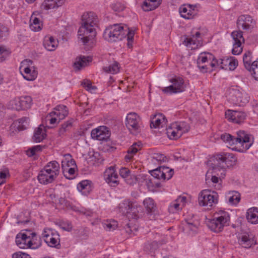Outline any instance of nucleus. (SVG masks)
Segmentation results:
<instances>
[{"label": "nucleus", "instance_id": "8fccbe9b", "mask_svg": "<svg viewBox=\"0 0 258 258\" xmlns=\"http://www.w3.org/2000/svg\"><path fill=\"white\" fill-rule=\"evenodd\" d=\"M239 90L235 89H231L229 90V94L227 96L228 100L233 104L235 105L236 103L237 95L238 94Z\"/></svg>", "mask_w": 258, "mask_h": 258}, {"label": "nucleus", "instance_id": "864d4df0", "mask_svg": "<svg viewBox=\"0 0 258 258\" xmlns=\"http://www.w3.org/2000/svg\"><path fill=\"white\" fill-rule=\"evenodd\" d=\"M42 147L41 145H37L30 148L26 151V154L29 157L36 155L37 153L42 150Z\"/></svg>", "mask_w": 258, "mask_h": 258}, {"label": "nucleus", "instance_id": "774afa93", "mask_svg": "<svg viewBox=\"0 0 258 258\" xmlns=\"http://www.w3.org/2000/svg\"><path fill=\"white\" fill-rule=\"evenodd\" d=\"M112 8L114 11L119 12L123 11L124 7L120 3H116L112 5Z\"/></svg>", "mask_w": 258, "mask_h": 258}, {"label": "nucleus", "instance_id": "9b49d317", "mask_svg": "<svg viewBox=\"0 0 258 258\" xmlns=\"http://www.w3.org/2000/svg\"><path fill=\"white\" fill-rule=\"evenodd\" d=\"M42 237L49 246L59 248V235L56 231L50 228H44L42 233Z\"/></svg>", "mask_w": 258, "mask_h": 258}, {"label": "nucleus", "instance_id": "bb28decb", "mask_svg": "<svg viewBox=\"0 0 258 258\" xmlns=\"http://www.w3.org/2000/svg\"><path fill=\"white\" fill-rule=\"evenodd\" d=\"M75 165V161L71 159L70 161L67 160V159L63 160L61 161V167L63 170L64 175L68 178H71L67 176V174L69 175H73L75 172V168L74 167H70V166Z\"/></svg>", "mask_w": 258, "mask_h": 258}, {"label": "nucleus", "instance_id": "0eeeda50", "mask_svg": "<svg viewBox=\"0 0 258 258\" xmlns=\"http://www.w3.org/2000/svg\"><path fill=\"white\" fill-rule=\"evenodd\" d=\"M69 114L67 107L63 105H58L50 112L45 117L47 124L54 125L58 123L61 120L64 119Z\"/></svg>", "mask_w": 258, "mask_h": 258}, {"label": "nucleus", "instance_id": "4d7b16f0", "mask_svg": "<svg viewBox=\"0 0 258 258\" xmlns=\"http://www.w3.org/2000/svg\"><path fill=\"white\" fill-rule=\"evenodd\" d=\"M8 34V28L4 25L0 24V40L5 39Z\"/></svg>", "mask_w": 258, "mask_h": 258}, {"label": "nucleus", "instance_id": "9d476101", "mask_svg": "<svg viewBox=\"0 0 258 258\" xmlns=\"http://www.w3.org/2000/svg\"><path fill=\"white\" fill-rule=\"evenodd\" d=\"M198 201L200 206L211 207L217 204L218 195L215 191L203 190L199 195Z\"/></svg>", "mask_w": 258, "mask_h": 258}, {"label": "nucleus", "instance_id": "58836bf2", "mask_svg": "<svg viewBox=\"0 0 258 258\" xmlns=\"http://www.w3.org/2000/svg\"><path fill=\"white\" fill-rule=\"evenodd\" d=\"M90 60V58L89 57H86L84 56L77 57L74 62V68L76 71H79L82 68L84 67L87 64V63Z\"/></svg>", "mask_w": 258, "mask_h": 258}, {"label": "nucleus", "instance_id": "7c9ffc66", "mask_svg": "<svg viewBox=\"0 0 258 258\" xmlns=\"http://www.w3.org/2000/svg\"><path fill=\"white\" fill-rule=\"evenodd\" d=\"M46 130L43 125H40L34 131L33 140L36 143L42 142L46 137Z\"/></svg>", "mask_w": 258, "mask_h": 258}, {"label": "nucleus", "instance_id": "a211bd4d", "mask_svg": "<svg viewBox=\"0 0 258 258\" xmlns=\"http://www.w3.org/2000/svg\"><path fill=\"white\" fill-rule=\"evenodd\" d=\"M103 177L105 181L112 187H116L119 184L118 176L114 166L107 168L104 172Z\"/></svg>", "mask_w": 258, "mask_h": 258}, {"label": "nucleus", "instance_id": "393cba45", "mask_svg": "<svg viewBox=\"0 0 258 258\" xmlns=\"http://www.w3.org/2000/svg\"><path fill=\"white\" fill-rule=\"evenodd\" d=\"M38 179L40 183L47 184L52 182L56 178L44 168L42 169L38 175Z\"/></svg>", "mask_w": 258, "mask_h": 258}, {"label": "nucleus", "instance_id": "f257e3e1", "mask_svg": "<svg viewBox=\"0 0 258 258\" xmlns=\"http://www.w3.org/2000/svg\"><path fill=\"white\" fill-rule=\"evenodd\" d=\"M82 24L78 32V38L86 44L96 36L95 27L97 26L98 20L95 13L89 12L82 15Z\"/></svg>", "mask_w": 258, "mask_h": 258}, {"label": "nucleus", "instance_id": "6ab92c4d", "mask_svg": "<svg viewBox=\"0 0 258 258\" xmlns=\"http://www.w3.org/2000/svg\"><path fill=\"white\" fill-rule=\"evenodd\" d=\"M110 134L108 128L105 126H100L91 131V136L92 139L99 141H107Z\"/></svg>", "mask_w": 258, "mask_h": 258}, {"label": "nucleus", "instance_id": "4c0bfd02", "mask_svg": "<svg viewBox=\"0 0 258 258\" xmlns=\"http://www.w3.org/2000/svg\"><path fill=\"white\" fill-rule=\"evenodd\" d=\"M167 161L166 157L162 154L155 153L152 155L151 157V163L155 166H158L162 163L166 162Z\"/></svg>", "mask_w": 258, "mask_h": 258}, {"label": "nucleus", "instance_id": "5701e85b", "mask_svg": "<svg viewBox=\"0 0 258 258\" xmlns=\"http://www.w3.org/2000/svg\"><path fill=\"white\" fill-rule=\"evenodd\" d=\"M180 16L186 19H191L197 15L195 6L191 5H183L179 8Z\"/></svg>", "mask_w": 258, "mask_h": 258}, {"label": "nucleus", "instance_id": "4468645a", "mask_svg": "<svg viewBox=\"0 0 258 258\" xmlns=\"http://www.w3.org/2000/svg\"><path fill=\"white\" fill-rule=\"evenodd\" d=\"M202 34L199 32H192L190 37L185 38L183 44L190 49H196L203 45Z\"/></svg>", "mask_w": 258, "mask_h": 258}, {"label": "nucleus", "instance_id": "6e6552de", "mask_svg": "<svg viewBox=\"0 0 258 258\" xmlns=\"http://www.w3.org/2000/svg\"><path fill=\"white\" fill-rule=\"evenodd\" d=\"M123 27L114 24L108 27L104 31L103 37L109 42H116L121 40L125 35Z\"/></svg>", "mask_w": 258, "mask_h": 258}, {"label": "nucleus", "instance_id": "37998d69", "mask_svg": "<svg viewBox=\"0 0 258 258\" xmlns=\"http://www.w3.org/2000/svg\"><path fill=\"white\" fill-rule=\"evenodd\" d=\"M30 28L32 31L37 32L41 30L42 24L40 20L36 18L31 17L30 19Z\"/></svg>", "mask_w": 258, "mask_h": 258}, {"label": "nucleus", "instance_id": "69168bd1", "mask_svg": "<svg viewBox=\"0 0 258 258\" xmlns=\"http://www.w3.org/2000/svg\"><path fill=\"white\" fill-rule=\"evenodd\" d=\"M123 228L124 229V231L128 234H131L132 233L133 230L135 229L133 227H132L130 223H128V221H126L123 226Z\"/></svg>", "mask_w": 258, "mask_h": 258}, {"label": "nucleus", "instance_id": "79ce46f5", "mask_svg": "<svg viewBox=\"0 0 258 258\" xmlns=\"http://www.w3.org/2000/svg\"><path fill=\"white\" fill-rule=\"evenodd\" d=\"M236 103L235 105L238 106H243L249 101L248 95L244 92H241L238 91V94L237 95Z\"/></svg>", "mask_w": 258, "mask_h": 258}, {"label": "nucleus", "instance_id": "423d86ee", "mask_svg": "<svg viewBox=\"0 0 258 258\" xmlns=\"http://www.w3.org/2000/svg\"><path fill=\"white\" fill-rule=\"evenodd\" d=\"M190 127L185 121L173 122L166 128V134L171 140H177L184 133L188 132Z\"/></svg>", "mask_w": 258, "mask_h": 258}, {"label": "nucleus", "instance_id": "052dcab7", "mask_svg": "<svg viewBox=\"0 0 258 258\" xmlns=\"http://www.w3.org/2000/svg\"><path fill=\"white\" fill-rule=\"evenodd\" d=\"M230 57H226L222 58V60H221V63L222 64V69L228 70L229 65L230 63Z\"/></svg>", "mask_w": 258, "mask_h": 258}, {"label": "nucleus", "instance_id": "5fc2aeb1", "mask_svg": "<svg viewBox=\"0 0 258 258\" xmlns=\"http://www.w3.org/2000/svg\"><path fill=\"white\" fill-rule=\"evenodd\" d=\"M162 170L160 166L150 171L151 175L155 178L165 180V176L161 174Z\"/></svg>", "mask_w": 258, "mask_h": 258}, {"label": "nucleus", "instance_id": "c03bdc74", "mask_svg": "<svg viewBox=\"0 0 258 258\" xmlns=\"http://www.w3.org/2000/svg\"><path fill=\"white\" fill-rule=\"evenodd\" d=\"M243 61L245 68L248 71L252 66V52L248 50L243 55Z\"/></svg>", "mask_w": 258, "mask_h": 258}, {"label": "nucleus", "instance_id": "2eb2a0df", "mask_svg": "<svg viewBox=\"0 0 258 258\" xmlns=\"http://www.w3.org/2000/svg\"><path fill=\"white\" fill-rule=\"evenodd\" d=\"M231 35L233 40L232 53L234 55H238L242 52V44L244 42L243 33L240 30L234 31Z\"/></svg>", "mask_w": 258, "mask_h": 258}, {"label": "nucleus", "instance_id": "b1692460", "mask_svg": "<svg viewBox=\"0 0 258 258\" xmlns=\"http://www.w3.org/2000/svg\"><path fill=\"white\" fill-rule=\"evenodd\" d=\"M26 62H28V60H26L22 62L23 64L20 68V69L22 70L23 72L22 74L25 80L29 81H33L37 76V72L34 70H32L29 67L25 66ZM28 62L32 63V61L30 60Z\"/></svg>", "mask_w": 258, "mask_h": 258}, {"label": "nucleus", "instance_id": "6e6d98bb", "mask_svg": "<svg viewBox=\"0 0 258 258\" xmlns=\"http://www.w3.org/2000/svg\"><path fill=\"white\" fill-rule=\"evenodd\" d=\"M248 71L251 72L253 77L258 80V59L252 61V66Z\"/></svg>", "mask_w": 258, "mask_h": 258}, {"label": "nucleus", "instance_id": "c9c22d12", "mask_svg": "<svg viewBox=\"0 0 258 258\" xmlns=\"http://www.w3.org/2000/svg\"><path fill=\"white\" fill-rule=\"evenodd\" d=\"M162 0H146L144 2L142 8L144 11H150L156 9L161 4Z\"/></svg>", "mask_w": 258, "mask_h": 258}, {"label": "nucleus", "instance_id": "f03ea898", "mask_svg": "<svg viewBox=\"0 0 258 258\" xmlns=\"http://www.w3.org/2000/svg\"><path fill=\"white\" fill-rule=\"evenodd\" d=\"M220 138L224 142L230 146L239 145L241 148L237 151L240 152H245L249 149L253 143V137L245 131L241 130L237 131L236 136L224 133L221 135Z\"/></svg>", "mask_w": 258, "mask_h": 258}, {"label": "nucleus", "instance_id": "ea45409f", "mask_svg": "<svg viewBox=\"0 0 258 258\" xmlns=\"http://www.w3.org/2000/svg\"><path fill=\"white\" fill-rule=\"evenodd\" d=\"M183 230L188 234H194L198 231V226L196 223L185 221L183 224Z\"/></svg>", "mask_w": 258, "mask_h": 258}, {"label": "nucleus", "instance_id": "de8ad7c7", "mask_svg": "<svg viewBox=\"0 0 258 258\" xmlns=\"http://www.w3.org/2000/svg\"><path fill=\"white\" fill-rule=\"evenodd\" d=\"M73 122V119L71 118L68 121L64 122L60 127L58 131V134L59 136H62L66 132L68 131L70 128L72 126Z\"/></svg>", "mask_w": 258, "mask_h": 258}, {"label": "nucleus", "instance_id": "39448f33", "mask_svg": "<svg viewBox=\"0 0 258 258\" xmlns=\"http://www.w3.org/2000/svg\"><path fill=\"white\" fill-rule=\"evenodd\" d=\"M117 210L123 215H126L129 218L137 219L139 218L138 213L142 210V207L136 202H131L125 200L119 203Z\"/></svg>", "mask_w": 258, "mask_h": 258}, {"label": "nucleus", "instance_id": "aec40b11", "mask_svg": "<svg viewBox=\"0 0 258 258\" xmlns=\"http://www.w3.org/2000/svg\"><path fill=\"white\" fill-rule=\"evenodd\" d=\"M225 115L229 121L238 124L243 122L246 118V114L242 111L228 110Z\"/></svg>", "mask_w": 258, "mask_h": 258}, {"label": "nucleus", "instance_id": "603ef678", "mask_svg": "<svg viewBox=\"0 0 258 258\" xmlns=\"http://www.w3.org/2000/svg\"><path fill=\"white\" fill-rule=\"evenodd\" d=\"M118 226V223L114 220L107 221L104 224V227L106 230L113 231L115 230Z\"/></svg>", "mask_w": 258, "mask_h": 258}, {"label": "nucleus", "instance_id": "f3484780", "mask_svg": "<svg viewBox=\"0 0 258 258\" xmlns=\"http://www.w3.org/2000/svg\"><path fill=\"white\" fill-rule=\"evenodd\" d=\"M213 58V54L209 52H203L199 54L197 64L201 72L204 73L208 71L210 67V63Z\"/></svg>", "mask_w": 258, "mask_h": 258}, {"label": "nucleus", "instance_id": "0e129e2a", "mask_svg": "<svg viewBox=\"0 0 258 258\" xmlns=\"http://www.w3.org/2000/svg\"><path fill=\"white\" fill-rule=\"evenodd\" d=\"M134 35L135 33L134 31L128 30L126 36L127 40L128 41L127 44L129 47H130V45L132 46V43L134 39Z\"/></svg>", "mask_w": 258, "mask_h": 258}, {"label": "nucleus", "instance_id": "680f3d73", "mask_svg": "<svg viewBox=\"0 0 258 258\" xmlns=\"http://www.w3.org/2000/svg\"><path fill=\"white\" fill-rule=\"evenodd\" d=\"M222 58L217 59L214 56V58L212 59V61L210 63V67L212 68L219 67L222 69V64L221 63V60H222Z\"/></svg>", "mask_w": 258, "mask_h": 258}, {"label": "nucleus", "instance_id": "412c9836", "mask_svg": "<svg viewBox=\"0 0 258 258\" xmlns=\"http://www.w3.org/2000/svg\"><path fill=\"white\" fill-rule=\"evenodd\" d=\"M187 203V199L184 196H179L175 200L170 203L168 207L169 213L174 214L181 210Z\"/></svg>", "mask_w": 258, "mask_h": 258}, {"label": "nucleus", "instance_id": "f704fd0d", "mask_svg": "<svg viewBox=\"0 0 258 258\" xmlns=\"http://www.w3.org/2000/svg\"><path fill=\"white\" fill-rule=\"evenodd\" d=\"M229 204L237 205L240 200V194L236 191H230L226 196Z\"/></svg>", "mask_w": 258, "mask_h": 258}, {"label": "nucleus", "instance_id": "72a5a7b5", "mask_svg": "<svg viewBox=\"0 0 258 258\" xmlns=\"http://www.w3.org/2000/svg\"><path fill=\"white\" fill-rule=\"evenodd\" d=\"M43 168L50 172V173L53 174L56 177L59 173V164L56 161H52L48 162Z\"/></svg>", "mask_w": 258, "mask_h": 258}, {"label": "nucleus", "instance_id": "49530a36", "mask_svg": "<svg viewBox=\"0 0 258 258\" xmlns=\"http://www.w3.org/2000/svg\"><path fill=\"white\" fill-rule=\"evenodd\" d=\"M118 65V63L115 61L112 64H109L108 66L104 67L103 68V70L106 73L115 74L119 71V67Z\"/></svg>", "mask_w": 258, "mask_h": 258}, {"label": "nucleus", "instance_id": "bf43d9fd", "mask_svg": "<svg viewBox=\"0 0 258 258\" xmlns=\"http://www.w3.org/2000/svg\"><path fill=\"white\" fill-rule=\"evenodd\" d=\"M230 63L229 65L228 70L233 71L238 66V61L234 57L230 56Z\"/></svg>", "mask_w": 258, "mask_h": 258}, {"label": "nucleus", "instance_id": "cd10ccee", "mask_svg": "<svg viewBox=\"0 0 258 258\" xmlns=\"http://www.w3.org/2000/svg\"><path fill=\"white\" fill-rule=\"evenodd\" d=\"M239 244L245 248H249L256 243L253 238L248 233L242 234L238 240Z\"/></svg>", "mask_w": 258, "mask_h": 258}, {"label": "nucleus", "instance_id": "a878e982", "mask_svg": "<svg viewBox=\"0 0 258 258\" xmlns=\"http://www.w3.org/2000/svg\"><path fill=\"white\" fill-rule=\"evenodd\" d=\"M167 120L164 115L162 113L156 114L151 119V128L163 127L166 125Z\"/></svg>", "mask_w": 258, "mask_h": 258}, {"label": "nucleus", "instance_id": "a18cd8bd", "mask_svg": "<svg viewBox=\"0 0 258 258\" xmlns=\"http://www.w3.org/2000/svg\"><path fill=\"white\" fill-rule=\"evenodd\" d=\"M143 204L148 212H153L156 208L154 200L151 198H146L143 201Z\"/></svg>", "mask_w": 258, "mask_h": 258}, {"label": "nucleus", "instance_id": "e2e57ef3", "mask_svg": "<svg viewBox=\"0 0 258 258\" xmlns=\"http://www.w3.org/2000/svg\"><path fill=\"white\" fill-rule=\"evenodd\" d=\"M12 258H31L30 256L24 252L19 251L14 253L12 255Z\"/></svg>", "mask_w": 258, "mask_h": 258}, {"label": "nucleus", "instance_id": "e433bc0d", "mask_svg": "<svg viewBox=\"0 0 258 258\" xmlns=\"http://www.w3.org/2000/svg\"><path fill=\"white\" fill-rule=\"evenodd\" d=\"M58 42L53 37H45L43 41L44 47L48 51H53L57 46Z\"/></svg>", "mask_w": 258, "mask_h": 258}, {"label": "nucleus", "instance_id": "dca6fc26", "mask_svg": "<svg viewBox=\"0 0 258 258\" xmlns=\"http://www.w3.org/2000/svg\"><path fill=\"white\" fill-rule=\"evenodd\" d=\"M255 24L252 18L248 15L240 16L237 20V26L239 30L251 31Z\"/></svg>", "mask_w": 258, "mask_h": 258}, {"label": "nucleus", "instance_id": "f8f14e48", "mask_svg": "<svg viewBox=\"0 0 258 258\" xmlns=\"http://www.w3.org/2000/svg\"><path fill=\"white\" fill-rule=\"evenodd\" d=\"M169 81L171 85L162 89L164 93L172 94L181 93L185 90L186 85L182 78L175 77L171 79Z\"/></svg>", "mask_w": 258, "mask_h": 258}, {"label": "nucleus", "instance_id": "13d9d810", "mask_svg": "<svg viewBox=\"0 0 258 258\" xmlns=\"http://www.w3.org/2000/svg\"><path fill=\"white\" fill-rule=\"evenodd\" d=\"M140 149V145L137 143L134 144L127 150V153L134 156Z\"/></svg>", "mask_w": 258, "mask_h": 258}, {"label": "nucleus", "instance_id": "a19ab883", "mask_svg": "<svg viewBox=\"0 0 258 258\" xmlns=\"http://www.w3.org/2000/svg\"><path fill=\"white\" fill-rule=\"evenodd\" d=\"M29 118L27 117L19 118L15 123L18 130L21 131L26 130L29 126Z\"/></svg>", "mask_w": 258, "mask_h": 258}, {"label": "nucleus", "instance_id": "20e7f679", "mask_svg": "<svg viewBox=\"0 0 258 258\" xmlns=\"http://www.w3.org/2000/svg\"><path fill=\"white\" fill-rule=\"evenodd\" d=\"M230 217L229 213L225 210H218L216 212L212 219L207 222L208 227L215 232L222 231L224 227L229 225Z\"/></svg>", "mask_w": 258, "mask_h": 258}, {"label": "nucleus", "instance_id": "7ed1b4c3", "mask_svg": "<svg viewBox=\"0 0 258 258\" xmlns=\"http://www.w3.org/2000/svg\"><path fill=\"white\" fill-rule=\"evenodd\" d=\"M210 162L214 171L216 173L220 172V174L217 173V175L224 178L226 169L235 165L237 159L233 154L224 153L215 155Z\"/></svg>", "mask_w": 258, "mask_h": 258}, {"label": "nucleus", "instance_id": "4be33fe9", "mask_svg": "<svg viewBox=\"0 0 258 258\" xmlns=\"http://www.w3.org/2000/svg\"><path fill=\"white\" fill-rule=\"evenodd\" d=\"M16 243L20 248H32V242L30 237L24 233L17 234L16 237Z\"/></svg>", "mask_w": 258, "mask_h": 258}, {"label": "nucleus", "instance_id": "338daca9", "mask_svg": "<svg viewBox=\"0 0 258 258\" xmlns=\"http://www.w3.org/2000/svg\"><path fill=\"white\" fill-rule=\"evenodd\" d=\"M83 85L85 88H86V90L88 91H95L97 88L94 86H92L91 84V83L90 81H87L86 82H84L83 83Z\"/></svg>", "mask_w": 258, "mask_h": 258}, {"label": "nucleus", "instance_id": "2f4dec72", "mask_svg": "<svg viewBox=\"0 0 258 258\" xmlns=\"http://www.w3.org/2000/svg\"><path fill=\"white\" fill-rule=\"evenodd\" d=\"M246 219L251 224L258 223V208L252 207L247 210Z\"/></svg>", "mask_w": 258, "mask_h": 258}, {"label": "nucleus", "instance_id": "09e8293b", "mask_svg": "<svg viewBox=\"0 0 258 258\" xmlns=\"http://www.w3.org/2000/svg\"><path fill=\"white\" fill-rule=\"evenodd\" d=\"M11 53V50L5 45L0 46V62H2L7 58Z\"/></svg>", "mask_w": 258, "mask_h": 258}, {"label": "nucleus", "instance_id": "1a4fd4ad", "mask_svg": "<svg viewBox=\"0 0 258 258\" xmlns=\"http://www.w3.org/2000/svg\"><path fill=\"white\" fill-rule=\"evenodd\" d=\"M33 103L30 96H22L13 98L8 103L9 108L17 110H25L30 108Z\"/></svg>", "mask_w": 258, "mask_h": 258}, {"label": "nucleus", "instance_id": "c756f323", "mask_svg": "<svg viewBox=\"0 0 258 258\" xmlns=\"http://www.w3.org/2000/svg\"><path fill=\"white\" fill-rule=\"evenodd\" d=\"M120 176L124 179L125 181L128 184H133L136 183V179L135 176L131 174L130 170L126 167H121L119 170Z\"/></svg>", "mask_w": 258, "mask_h": 258}, {"label": "nucleus", "instance_id": "473e14b6", "mask_svg": "<svg viewBox=\"0 0 258 258\" xmlns=\"http://www.w3.org/2000/svg\"><path fill=\"white\" fill-rule=\"evenodd\" d=\"M91 181L89 180H84L80 182L77 185L78 190L83 195H87L92 189Z\"/></svg>", "mask_w": 258, "mask_h": 258}, {"label": "nucleus", "instance_id": "c85d7f7f", "mask_svg": "<svg viewBox=\"0 0 258 258\" xmlns=\"http://www.w3.org/2000/svg\"><path fill=\"white\" fill-rule=\"evenodd\" d=\"M65 0H45L41 5V8L45 10L56 9L61 6Z\"/></svg>", "mask_w": 258, "mask_h": 258}, {"label": "nucleus", "instance_id": "ddd939ff", "mask_svg": "<svg viewBox=\"0 0 258 258\" xmlns=\"http://www.w3.org/2000/svg\"><path fill=\"white\" fill-rule=\"evenodd\" d=\"M141 119L139 116L136 113H130L127 114L125 125L130 132L136 135L141 130Z\"/></svg>", "mask_w": 258, "mask_h": 258}, {"label": "nucleus", "instance_id": "3c124183", "mask_svg": "<svg viewBox=\"0 0 258 258\" xmlns=\"http://www.w3.org/2000/svg\"><path fill=\"white\" fill-rule=\"evenodd\" d=\"M162 170L161 174L165 176V180L170 179L174 174L173 170L169 169V167L166 166H160Z\"/></svg>", "mask_w": 258, "mask_h": 258}]
</instances>
